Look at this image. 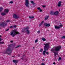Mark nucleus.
I'll list each match as a JSON object with an SVG mask.
<instances>
[{
	"label": "nucleus",
	"mask_w": 65,
	"mask_h": 65,
	"mask_svg": "<svg viewBox=\"0 0 65 65\" xmlns=\"http://www.w3.org/2000/svg\"><path fill=\"white\" fill-rule=\"evenodd\" d=\"M61 48V46H58L53 48L51 50V51L52 53H54L55 56H56V55H57L58 53H57L55 52V51H56V52H58V51H60V50Z\"/></svg>",
	"instance_id": "obj_1"
},
{
	"label": "nucleus",
	"mask_w": 65,
	"mask_h": 65,
	"mask_svg": "<svg viewBox=\"0 0 65 65\" xmlns=\"http://www.w3.org/2000/svg\"><path fill=\"white\" fill-rule=\"evenodd\" d=\"M44 45L45 46H44V48L45 51H44L43 52V54L44 56H45V54L46 53V51H47L50 47V46L49 45H50V43H48L44 44Z\"/></svg>",
	"instance_id": "obj_2"
},
{
	"label": "nucleus",
	"mask_w": 65,
	"mask_h": 65,
	"mask_svg": "<svg viewBox=\"0 0 65 65\" xmlns=\"http://www.w3.org/2000/svg\"><path fill=\"white\" fill-rule=\"evenodd\" d=\"M18 34H19V33L17 31L16 29H14L10 33V35L12 36L13 37H14V36Z\"/></svg>",
	"instance_id": "obj_3"
},
{
	"label": "nucleus",
	"mask_w": 65,
	"mask_h": 65,
	"mask_svg": "<svg viewBox=\"0 0 65 65\" xmlns=\"http://www.w3.org/2000/svg\"><path fill=\"white\" fill-rule=\"evenodd\" d=\"M29 28V26H27L26 28H24L22 30V32H24V30H26V32L27 33V34H29L30 33V31L28 29Z\"/></svg>",
	"instance_id": "obj_4"
},
{
	"label": "nucleus",
	"mask_w": 65,
	"mask_h": 65,
	"mask_svg": "<svg viewBox=\"0 0 65 65\" xmlns=\"http://www.w3.org/2000/svg\"><path fill=\"white\" fill-rule=\"evenodd\" d=\"M25 5L27 7L29 6V0H25Z\"/></svg>",
	"instance_id": "obj_5"
},
{
	"label": "nucleus",
	"mask_w": 65,
	"mask_h": 65,
	"mask_svg": "<svg viewBox=\"0 0 65 65\" xmlns=\"http://www.w3.org/2000/svg\"><path fill=\"white\" fill-rule=\"evenodd\" d=\"M7 25V24L5 22L2 23L0 24V25L2 26H6Z\"/></svg>",
	"instance_id": "obj_6"
},
{
	"label": "nucleus",
	"mask_w": 65,
	"mask_h": 65,
	"mask_svg": "<svg viewBox=\"0 0 65 65\" xmlns=\"http://www.w3.org/2000/svg\"><path fill=\"white\" fill-rule=\"evenodd\" d=\"M10 51V48H8L7 49L6 51L4 52V53L5 54H7V52H9Z\"/></svg>",
	"instance_id": "obj_7"
},
{
	"label": "nucleus",
	"mask_w": 65,
	"mask_h": 65,
	"mask_svg": "<svg viewBox=\"0 0 65 65\" xmlns=\"http://www.w3.org/2000/svg\"><path fill=\"white\" fill-rule=\"evenodd\" d=\"M63 26V25H62L61 24L59 25V26H55V29H59V28H60V27H61Z\"/></svg>",
	"instance_id": "obj_8"
},
{
	"label": "nucleus",
	"mask_w": 65,
	"mask_h": 65,
	"mask_svg": "<svg viewBox=\"0 0 65 65\" xmlns=\"http://www.w3.org/2000/svg\"><path fill=\"white\" fill-rule=\"evenodd\" d=\"M13 17L14 19H18V17L17 16V15H16L15 14H14L13 15Z\"/></svg>",
	"instance_id": "obj_9"
},
{
	"label": "nucleus",
	"mask_w": 65,
	"mask_h": 65,
	"mask_svg": "<svg viewBox=\"0 0 65 65\" xmlns=\"http://www.w3.org/2000/svg\"><path fill=\"white\" fill-rule=\"evenodd\" d=\"M61 3H62V2L61 1L59 2L58 3V7H60L61 5Z\"/></svg>",
	"instance_id": "obj_10"
},
{
	"label": "nucleus",
	"mask_w": 65,
	"mask_h": 65,
	"mask_svg": "<svg viewBox=\"0 0 65 65\" xmlns=\"http://www.w3.org/2000/svg\"><path fill=\"white\" fill-rule=\"evenodd\" d=\"M59 13V11H56L55 12H54V14L55 15H57Z\"/></svg>",
	"instance_id": "obj_11"
},
{
	"label": "nucleus",
	"mask_w": 65,
	"mask_h": 65,
	"mask_svg": "<svg viewBox=\"0 0 65 65\" xmlns=\"http://www.w3.org/2000/svg\"><path fill=\"white\" fill-rule=\"evenodd\" d=\"M44 25H45V26H46V27H49V26H50V24H47L46 23H45Z\"/></svg>",
	"instance_id": "obj_12"
},
{
	"label": "nucleus",
	"mask_w": 65,
	"mask_h": 65,
	"mask_svg": "<svg viewBox=\"0 0 65 65\" xmlns=\"http://www.w3.org/2000/svg\"><path fill=\"white\" fill-rule=\"evenodd\" d=\"M4 11L5 12L7 13V12H8L9 11V10L8 9H5L4 10Z\"/></svg>",
	"instance_id": "obj_13"
},
{
	"label": "nucleus",
	"mask_w": 65,
	"mask_h": 65,
	"mask_svg": "<svg viewBox=\"0 0 65 65\" xmlns=\"http://www.w3.org/2000/svg\"><path fill=\"white\" fill-rule=\"evenodd\" d=\"M13 62L15 64H16V63H17L18 62V61H17V60H13Z\"/></svg>",
	"instance_id": "obj_14"
},
{
	"label": "nucleus",
	"mask_w": 65,
	"mask_h": 65,
	"mask_svg": "<svg viewBox=\"0 0 65 65\" xmlns=\"http://www.w3.org/2000/svg\"><path fill=\"white\" fill-rule=\"evenodd\" d=\"M42 40L43 41H45L46 40V39L44 38H42Z\"/></svg>",
	"instance_id": "obj_15"
},
{
	"label": "nucleus",
	"mask_w": 65,
	"mask_h": 65,
	"mask_svg": "<svg viewBox=\"0 0 65 65\" xmlns=\"http://www.w3.org/2000/svg\"><path fill=\"white\" fill-rule=\"evenodd\" d=\"M43 23V21H42L41 23L39 24V26H40Z\"/></svg>",
	"instance_id": "obj_16"
},
{
	"label": "nucleus",
	"mask_w": 65,
	"mask_h": 65,
	"mask_svg": "<svg viewBox=\"0 0 65 65\" xmlns=\"http://www.w3.org/2000/svg\"><path fill=\"white\" fill-rule=\"evenodd\" d=\"M51 14H52L53 15L54 14V11H52L51 12Z\"/></svg>",
	"instance_id": "obj_17"
},
{
	"label": "nucleus",
	"mask_w": 65,
	"mask_h": 65,
	"mask_svg": "<svg viewBox=\"0 0 65 65\" xmlns=\"http://www.w3.org/2000/svg\"><path fill=\"white\" fill-rule=\"evenodd\" d=\"M1 14L2 15H5L6 14L5 13H1Z\"/></svg>",
	"instance_id": "obj_18"
},
{
	"label": "nucleus",
	"mask_w": 65,
	"mask_h": 65,
	"mask_svg": "<svg viewBox=\"0 0 65 65\" xmlns=\"http://www.w3.org/2000/svg\"><path fill=\"white\" fill-rule=\"evenodd\" d=\"M30 2L31 3H32V4H33V5H34V4H35V3H34V2H33V1H31Z\"/></svg>",
	"instance_id": "obj_19"
},
{
	"label": "nucleus",
	"mask_w": 65,
	"mask_h": 65,
	"mask_svg": "<svg viewBox=\"0 0 65 65\" xmlns=\"http://www.w3.org/2000/svg\"><path fill=\"white\" fill-rule=\"evenodd\" d=\"M29 19H33V18H34V17L29 16Z\"/></svg>",
	"instance_id": "obj_20"
},
{
	"label": "nucleus",
	"mask_w": 65,
	"mask_h": 65,
	"mask_svg": "<svg viewBox=\"0 0 65 65\" xmlns=\"http://www.w3.org/2000/svg\"><path fill=\"white\" fill-rule=\"evenodd\" d=\"M48 16H47L46 18H45V20H47V19H48Z\"/></svg>",
	"instance_id": "obj_21"
},
{
	"label": "nucleus",
	"mask_w": 65,
	"mask_h": 65,
	"mask_svg": "<svg viewBox=\"0 0 65 65\" xmlns=\"http://www.w3.org/2000/svg\"><path fill=\"white\" fill-rule=\"evenodd\" d=\"M61 60V57H60L58 59V60L59 61H60Z\"/></svg>",
	"instance_id": "obj_22"
},
{
	"label": "nucleus",
	"mask_w": 65,
	"mask_h": 65,
	"mask_svg": "<svg viewBox=\"0 0 65 65\" xmlns=\"http://www.w3.org/2000/svg\"><path fill=\"white\" fill-rule=\"evenodd\" d=\"M3 9L2 8H0V11H1Z\"/></svg>",
	"instance_id": "obj_23"
},
{
	"label": "nucleus",
	"mask_w": 65,
	"mask_h": 65,
	"mask_svg": "<svg viewBox=\"0 0 65 65\" xmlns=\"http://www.w3.org/2000/svg\"><path fill=\"white\" fill-rule=\"evenodd\" d=\"M35 43H37V42H38V40L37 39L36 40H35Z\"/></svg>",
	"instance_id": "obj_24"
},
{
	"label": "nucleus",
	"mask_w": 65,
	"mask_h": 65,
	"mask_svg": "<svg viewBox=\"0 0 65 65\" xmlns=\"http://www.w3.org/2000/svg\"><path fill=\"white\" fill-rule=\"evenodd\" d=\"M65 38V36H62L61 37V38L62 39H63H63H64V38Z\"/></svg>",
	"instance_id": "obj_25"
},
{
	"label": "nucleus",
	"mask_w": 65,
	"mask_h": 65,
	"mask_svg": "<svg viewBox=\"0 0 65 65\" xmlns=\"http://www.w3.org/2000/svg\"><path fill=\"white\" fill-rule=\"evenodd\" d=\"M40 52H43V49H41L40 50Z\"/></svg>",
	"instance_id": "obj_26"
},
{
	"label": "nucleus",
	"mask_w": 65,
	"mask_h": 65,
	"mask_svg": "<svg viewBox=\"0 0 65 65\" xmlns=\"http://www.w3.org/2000/svg\"><path fill=\"white\" fill-rule=\"evenodd\" d=\"M13 2L12 1H10L9 2L10 3H11L12 4V3H13Z\"/></svg>",
	"instance_id": "obj_27"
},
{
	"label": "nucleus",
	"mask_w": 65,
	"mask_h": 65,
	"mask_svg": "<svg viewBox=\"0 0 65 65\" xmlns=\"http://www.w3.org/2000/svg\"><path fill=\"white\" fill-rule=\"evenodd\" d=\"M4 42H0V44H4Z\"/></svg>",
	"instance_id": "obj_28"
},
{
	"label": "nucleus",
	"mask_w": 65,
	"mask_h": 65,
	"mask_svg": "<svg viewBox=\"0 0 65 65\" xmlns=\"http://www.w3.org/2000/svg\"><path fill=\"white\" fill-rule=\"evenodd\" d=\"M37 9L38 10H40V7L38 8H37Z\"/></svg>",
	"instance_id": "obj_29"
},
{
	"label": "nucleus",
	"mask_w": 65,
	"mask_h": 65,
	"mask_svg": "<svg viewBox=\"0 0 65 65\" xmlns=\"http://www.w3.org/2000/svg\"><path fill=\"white\" fill-rule=\"evenodd\" d=\"M41 65H45V63H42L41 64Z\"/></svg>",
	"instance_id": "obj_30"
},
{
	"label": "nucleus",
	"mask_w": 65,
	"mask_h": 65,
	"mask_svg": "<svg viewBox=\"0 0 65 65\" xmlns=\"http://www.w3.org/2000/svg\"><path fill=\"white\" fill-rule=\"evenodd\" d=\"M6 22H10V21L9 20H8L6 21Z\"/></svg>",
	"instance_id": "obj_31"
},
{
	"label": "nucleus",
	"mask_w": 65,
	"mask_h": 65,
	"mask_svg": "<svg viewBox=\"0 0 65 65\" xmlns=\"http://www.w3.org/2000/svg\"><path fill=\"white\" fill-rule=\"evenodd\" d=\"M42 11V10L41 9L39 11V12H41Z\"/></svg>",
	"instance_id": "obj_32"
},
{
	"label": "nucleus",
	"mask_w": 65,
	"mask_h": 65,
	"mask_svg": "<svg viewBox=\"0 0 65 65\" xmlns=\"http://www.w3.org/2000/svg\"><path fill=\"white\" fill-rule=\"evenodd\" d=\"M13 28V26H11L10 27V28Z\"/></svg>",
	"instance_id": "obj_33"
},
{
	"label": "nucleus",
	"mask_w": 65,
	"mask_h": 65,
	"mask_svg": "<svg viewBox=\"0 0 65 65\" xmlns=\"http://www.w3.org/2000/svg\"><path fill=\"white\" fill-rule=\"evenodd\" d=\"M9 30V29H7V30H6V31H8Z\"/></svg>",
	"instance_id": "obj_34"
},
{
	"label": "nucleus",
	"mask_w": 65,
	"mask_h": 65,
	"mask_svg": "<svg viewBox=\"0 0 65 65\" xmlns=\"http://www.w3.org/2000/svg\"><path fill=\"white\" fill-rule=\"evenodd\" d=\"M11 46V44L9 45V47H10Z\"/></svg>",
	"instance_id": "obj_35"
},
{
	"label": "nucleus",
	"mask_w": 65,
	"mask_h": 65,
	"mask_svg": "<svg viewBox=\"0 0 65 65\" xmlns=\"http://www.w3.org/2000/svg\"><path fill=\"white\" fill-rule=\"evenodd\" d=\"M46 55H48V52H46Z\"/></svg>",
	"instance_id": "obj_36"
},
{
	"label": "nucleus",
	"mask_w": 65,
	"mask_h": 65,
	"mask_svg": "<svg viewBox=\"0 0 65 65\" xmlns=\"http://www.w3.org/2000/svg\"><path fill=\"white\" fill-rule=\"evenodd\" d=\"M40 32V31H38L37 32L38 33H39Z\"/></svg>",
	"instance_id": "obj_37"
},
{
	"label": "nucleus",
	"mask_w": 65,
	"mask_h": 65,
	"mask_svg": "<svg viewBox=\"0 0 65 65\" xmlns=\"http://www.w3.org/2000/svg\"><path fill=\"white\" fill-rule=\"evenodd\" d=\"M2 40V39H1V38H0V41Z\"/></svg>",
	"instance_id": "obj_38"
},
{
	"label": "nucleus",
	"mask_w": 65,
	"mask_h": 65,
	"mask_svg": "<svg viewBox=\"0 0 65 65\" xmlns=\"http://www.w3.org/2000/svg\"><path fill=\"white\" fill-rule=\"evenodd\" d=\"M43 7H45V6H42Z\"/></svg>",
	"instance_id": "obj_39"
},
{
	"label": "nucleus",
	"mask_w": 65,
	"mask_h": 65,
	"mask_svg": "<svg viewBox=\"0 0 65 65\" xmlns=\"http://www.w3.org/2000/svg\"><path fill=\"white\" fill-rule=\"evenodd\" d=\"M16 27V25H14L13 26V27L14 28H15V27Z\"/></svg>",
	"instance_id": "obj_40"
},
{
	"label": "nucleus",
	"mask_w": 65,
	"mask_h": 65,
	"mask_svg": "<svg viewBox=\"0 0 65 65\" xmlns=\"http://www.w3.org/2000/svg\"><path fill=\"white\" fill-rule=\"evenodd\" d=\"M10 42H13V41H10Z\"/></svg>",
	"instance_id": "obj_41"
},
{
	"label": "nucleus",
	"mask_w": 65,
	"mask_h": 65,
	"mask_svg": "<svg viewBox=\"0 0 65 65\" xmlns=\"http://www.w3.org/2000/svg\"><path fill=\"white\" fill-rule=\"evenodd\" d=\"M19 46H20L18 45V46H17V47H17V48L18 47H19Z\"/></svg>",
	"instance_id": "obj_42"
},
{
	"label": "nucleus",
	"mask_w": 65,
	"mask_h": 65,
	"mask_svg": "<svg viewBox=\"0 0 65 65\" xmlns=\"http://www.w3.org/2000/svg\"><path fill=\"white\" fill-rule=\"evenodd\" d=\"M53 64H56V63H55V62H54L53 63Z\"/></svg>",
	"instance_id": "obj_43"
},
{
	"label": "nucleus",
	"mask_w": 65,
	"mask_h": 65,
	"mask_svg": "<svg viewBox=\"0 0 65 65\" xmlns=\"http://www.w3.org/2000/svg\"><path fill=\"white\" fill-rule=\"evenodd\" d=\"M10 53H8V54H9V55H10Z\"/></svg>",
	"instance_id": "obj_44"
},
{
	"label": "nucleus",
	"mask_w": 65,
	"mask_h": 65,
	"mask_svg": "<svg viewBox=\"0 0 65 65\" xmlns=\"http://www.w3.org/2000/svg\"><path fill=\"white\" fill-rule=\"evenodd\" d=\"M2 37V36H0V37Z\"/></svg>",
	"instance_id": "obj_45"
},
{
	"label": "nucleus",
	"mask_w": 65,
	"mask_h": 65,
	"mask_svg": "<svg viewBox=\"0 0 65 65\" xmlns=\"http://www.w3.org/2000/svg\"><path fill=\"white\" fill-rule=\"evenodd\" d=\"M23 56H25V55H23Z\"/></svg>",
	"instance_id": "obj_46"
},
{
	"label": "nucleus",
	"mask_w": 65,
	"mask_h": 65,
	"mask_svg": "<svg viewBox=\"0 0 65 65\" xmlns=\"http://www.w3.org/2000/svg\"><path fill=\"white\" fill-rule=\"evenodd\" d=\"M59 11H60V9H59Z\"/></svg>",
	"instance_id": "obj_47"
}]
</instances>
